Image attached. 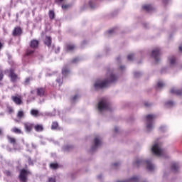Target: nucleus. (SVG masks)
Listing matches in <instances>:
<instances>
[{"label":"nucleus","instance_id":"21","mask_svg":"<svg viewBox=\"0 0 182 182\" xmlns=\"http://www.w3.org/2000/svg\"><path fill=\"white\" fill-rule=\"evenodd\" d=\"M30 113L31 116H33L34 117L40 116L39 111L38 109H31Z\"/></svg>","mask_w":182,"mask_h":182},{"label":"nucleus","instance_id":"38","mask_svg":"<svg viewBox=\"0 0 182 182\" xmlns=\"http://www.w3.org/2000/svg\"><path fill=\"white\" fill-rule=\"evenodd\" d=\"M56 82H57V83H58L59 86H60V85H62L63 80L60 78H58L56 80Z\"/></svg>","mask_w":182,"mask_h":182},{"label":"nucleus","instance_id":"20","mask_svg":"<svg viewBox=\"0 0 182 182\" xmlns=\"http://www.w3.org/2000/svg\"><path fill=\"white\" fill-rule=\"evenodd\" d=\"M36 132H43V124H36L33 127Z\"/></svg>","mask_w":182,"mask_h":182},{"label":"nucleus","instance_id":"7","mask_svg":"<svg viewBox=\"0 0 182 182\" xmlns=\"http://www.w3.org/2000/svg\"><path fill=\"white\" fill-rule=\"evenodd\" d=\"M160 49L159 48H156L154 49L151 52V56L154 58L155 62L158 63V62H160Z\"/></svg>","mask_w":182,"mask_h":182},{"label":"nucleus","instance_id":"59","mask_svg":"<svg viewBox=\"0 0 182 182\" xmlns=\"http://www.w3.org/2000/svg\"><path fill=\"white\" fill-rule=\"evenodd\" d=\"M33 147L34 149H36V146H35L33 144Z\"/></svg>","mask_w":182,"mask_h":182},{"label":"nucleus","instance_id":"53","mask_svg":"<svg viewBox=\"0 0 182 182\" xmlns=\"http://www.w3.org/2000/svg\"><path fill=\"white\" fill-rule=\"evenodd\" d=\"M179 50H180V52H182V46H179Z\"/></svg>","mask_w":182,"mask_h":182},{"label":"nucleus","instance_id":"15","mask_svg":"<svg viewBox=\"0 0 182 182\" xmlns=\"http://www.w3.org/2000/svg\"><path fill=\"white\" fill-rule=\"evenodd\" d=\"M171 93H172V95H182V90H178L177 88H171Z\"/></svg>","mask_w":182,"mask_h":182},{"label":"nucleus","instance_id":"8","mask_svg":"<svg viewBox=\"0 0 182 182\" xmlns=\"http://www.w3.org/2000/svg\"><path fill=\"white\" fill-rule=\"evenodd\" d=\"M94 146L91 148L92 151H95L102 146V139H100V137L96 136L94 139Z\"/></svg>","mask_w":182,"mask_h":182},{"label":"nucleus","instance_id":"50","mask_svg":"<svg viewBox=\"0 0 182 182\" xmlns=\"http://www.w3.org/2000/svg\"><path fill=\"white\" fill-rule=\"evenodd\" d=\"M118 132H119V127H114V132H115V133H117Z\"/></svg>","mask_w":182,"mask_h":182},{"label":"nucleus","instance_id":"60","mask_svg":"<svg viewBox=\"0 0 182 182\" xmlns=\"http://www.w3.org/2000/svg\"><path fill=\"white\" fill-rule=\"evenodd\" d=\"M43 102V101H40V103H42Z\"/></svg>","mask_w":182,"mask_h":182},{"label":"nucleus","instance_id":"5","mask_svg":"<svg viewBox=\"0 0 182 182\" xmlns=\"http://www.w3.org/2000/svg\"><path fill=\"white\" fill-rule=\"evenodd\" d=\"M154 119H156L155 114H149L146 116V130L148 132L153 130V127H154Z\"/></svg>","mask_w":182,"mask_h":182},{"label":"nucleus","instance_id":"46","mask_svg":"<svg viewBox=\"0 0 182 182\" xmlns=\"http://www.w3.org/2000/svg\"><path fill=\"white\" fill-rule=\"evenodd\" d=\"M4 79V74L2 73V71L0 70V80H2Z\"/></svg>","mask_w":182,"mask_h":182},{"label":"nucleus","instance_id":"55","mask_svg":"<svg viewBox=\"0 0 182 182\" xmlns=\"http://www.w3.org/2000/svg\"><path fill=\"white\" fill-rule=\"evenodd\" d=\"M1 48H2V43L0 42V49H1Z\"/></svg>","mask_w":182,"mask_h":182},{"label":"nucleus","instance_id":"57","mask_svg":"<svg viewBox=\"0 0 182 182\" xmlns=\"http://www.w3.org/2000/svg\"><path fill=\"white\" fill-rule=\"evenodd\" d=\"M0 134H2V131L0 129Z\"/></svg>","mask_w":182,"mask_h":182},{"label":"nucleus","instance_id":"31","mask_svg":"<svg viewBox=\"0 0 182 182\" xmlns=\"http://www.w3.org/2000/svg\"><path fill=\"white\" fill-rule=\"evenodd\" d=\"M8 140L9 143H11V144H15V143L16 142V140L15 139V138H12L11 136H8Z\"/></svg>","mask_w":182,"mask_h":182},{"label":"nucleus","instance_id":"14","mask_svg":"<svg viewBox=\"0 0 182 182\" xmlns=\"http://www.w3.org/2000/svg\"><path fill=\"white\" fill-rule=\"evenodd\" d=\"M168 62L171 66H176V65H177V61L176 60V58L174 56L169 57Z\"/></svg>","mask_w":182,"mask_h":182},{"label":"nucleus","instance_id":"6","mask_svg":"<svg viewBox=\"0 0 182 182\" xmlns=\"http://www.w3.org/2000/svg\"><path fill=\"white\" fill-rule=\"evenodd\" d=\"M39 45V41L37 40H32L30 43V46L32 48V49L27 50L26 55L27 56H31L33 52H35V50L36 48H38V46Z\"/></svg>","mask_w":182,"mask_h":182},{"label":"nucleus","instance_id":"47","mask_svg":"<svg viewBox=\"0 0 182 182\" xmlns=\"http://www.w3.org/2000/svg\"><path fill=\"white\" fill-rule=\"evenodd\" d=\"M4 173H5L6 176H11V171H4Z\"/></svg>","mask_w":182,"mask_h":182},{"label":"nucleus","instance_id":"11","mask_svg":"<svg viewBox=\"0 0 182 182\" xmlns=\"http://www.w3.org/2000/svg\"><path fill=\"white\" fill-rule=\"evenodd\" d=\"M22 33V29L19 27H16L12 32L13 36H19Z\"/></svg>","mask_w":182,"mask_h":182},{"label":"nucleus","instance_id":"19","mask_svg":"<svg viewBox=\"0 0 182 182\" xmlns=\"http://www.w3.org/2000/svg\"><path fill=\"white\" fill-rule=\"evenodd\" d=\"M44 43L47 46H50L52 43V38L49 36H46L45 40H44Z\"/></svg>","mask_w":182,"mask_h":182},{"label":"nucleus","instance_id":"13","mask_svg":"<svg viewBox=\"0 0 182 182\" xmlns=\"http://www.w3.org/2000/svg\"><path fill=\"white\" fill-rule=\"evenodd\" d=\"M9 77H11L12 82H15L16 80H18V75H16V74L14 73L13 70H9Z\"/></svg>","mask_w":182,"mask_h":182},{"label":"nucleus","instance_id":"24","mask_svg":"<svg viewBox=\"0 0 182 182\" xmlns=\"http://www.w3.org/2000/svg\"><path fill=\"white\" fill-rule=\"evenodd\" d=\"M11 132L13 133H16V134H22V131L19 128L14 127L11 129Z\"/></svg>","mask_w":182,"mask_h":182},{"label":"nucleus","instance_id":"26","mask_svg":"<svg viewBox=\"0 0 182 182\" xmlns=\"http://www.w3.org/2000/svg\"><path fill=\"white\" fill-rule=\"evenodd\" d=\"M63 76H68L69 75V68L68 67L63 68Z\"/></svg>","mask_w":182,"mask_h":182},{"label":"nucleus","instance_id":"48","mask_svg":"<svg viewBox=\"0 0 182 182\" xmlns=\"http://www.w3.org/2000/svg\"><path fill=\"white\" fill-rule=\"evenodd\" d=\"M63 0H55V4H61Z\"/></svg>","mask_w":182,"mask_h":182},{"label":"nucleus","instance_id":"12","mask_svg":"<svg viewBox=\"0 0 182 182\" xmlns=\"http://www.w3.org/2000/svg\"><path fill=\"white\" fill-rule=\"evenodd\" d=\"M11 99L16 105H22V99H21V97H16V96H12Z\"/></svg>","mask_w":182,"mask_h":182},{"label":"nucleus","instance_id":"41","mask_svg":"<svg viewBox=\"0 0 182 182\" xmlns=\"http://www.w3.org/2000/svg\"><path fill=\"white\" fill-rule=\"evenodd\" d=\"M113 33H114V29H111L108 31V34L113 35Z\"/></svg>","mask_w":182,"mask_h":182},{"label":"nucleus","instance_id":"28","mask_svg":"<svg viewBox=\"0 0 182 182\" xmlns=\"http://www.w3.org/2000/svg\"><path fill=\"white\" fill-rule=\"evenodd\" d=\"M50 19H55V11L50 10L48 13Z\"/></svg>","mask_w":182,"mask_h":182},{"label":"nucleus","instance_id":"43","mask_svg":"<svg viewBox=\"0 0 182 182\" xmlns=\"http://www.w3.org/2000/svg\"><path fill=\"white\" fill-rule=\"evenodd\" d=\"M69 6H70L69 4L63 5L62 8H63V9H68V8H69Z\"/></svg>","mask_w":182,"mask_h":182},{"label":"nucleus","instance_id":"34","mask_svg":"<svg viewBox=\"0 0 182 182\" xmlns=\"http://www.w3.org/2000/svg\"><path fill=\"white\" fill-rule=\"evenodd\" d=\"M50 167L53 168V170H56V168H58V164H50Z\"/></svg>","mask_w":182,"mask_h":182},{"label":"nucleus","instance_id":"9","mask_svg":"<svg viewBox=\"0 0 182 182\" xmlns=\"http://www.w3.org/2000/svg\"><path fill=\"white\" fill-rule=\"evenodd\" d=\"M26 176H28V171L22 169L20 171L19 178L21 182H26Z\"/></svg>","mask_w":182,"mask_h":182},{"label":"nucleus","instance_id":"3","mask_svg":"<svg viewBox=\"0 0 182 182\" xmlns=\"http://www.w3.org/2000/svg\"><path fill=\"white\" fill-rule=\"evenodd\" d=\"M98 110L100 113H103V112H107V110H110V104L109 103V100L106 97H103L98 102Z\"/></svg>","mask_w":182,"mask_h":182},{"label":"nucleus","instance_id":"30","mask_svg":"<svg viewBox=\"0 0 182 182\" xmlns=\"http://www.w3.org/2000/svg\"><path fill=\"white\" fill-rule=\"evenodd\" d=\"M58 126H59V124H58V122H53L51 125V129L56 130V129H58Z\"/></svg>","mask_w":182,"mask_h":182},{"label":"nucleus","instance_id":"45","mask_svg":"<svg viewBox=\"0 0 182 182\" xmlns=\"http://www.w3.org/2000/svg\"><path fill=\"white\" fill-rule=\"evenodd\" d=\"M8 110H9V113H14V108H12V107H9V108H8Z\"/></svg>","mask_w":182,"mask_h":182},{"label":"nucleus","instance_id":"22","mask_svg":"<svg viewBox=\"0 0 182 182\" xmlns=\"http://www.w3.org/2000/svg\"><path fill=\"white\" fill-rule=\"evenodd\" d=\"M143 9H144V11H146V12H150V11L153 9V7L150 4H146L143 6Z\"/></svg>","mask_w":182,"mask_h":182},{"label":"nucleus","instance_id":"40","mask_svg":"<svg viewBox=\"0 0 182 182\" xmlns=\"http://www.w3.org/2000/svg\"><path fill=\"white\" fill-rule=\"evenodd\" d=\"M79 99V95H76L73 97V102H76Z\"/></svg>","mask_w":182,"mask_h":182},{"label":"nucleus","instance_id":"37","mask_svg":"<svg viewBox=\"0 0 182 182\" xmlns=\"http://www.w3.org/2000/svg\"><path fill=\"white\" fill-rule=\"evenodd\" d=\"M134 75L135 77H140V76H141V73H140V72H135Z\"/></svg>","mask_w":182,"mask_h":182},{"label":"nucleus","instance_id":"33","mask_svg":"<svg viewBox=\"0 0 182 182\" xmlns=\"http://www.w3.org/2000/svg\"><path fill=\"white\" fill-rule=\"evenodd\" d=\"M70 149H72V146H69V145H65L63 147V150L64 151H68V150H70Z\"/></svg>","mask_w":182,"mask_h":182},{"label":"nucleus","instance_id":"39","mask_svg":"<svg viewBox=\"0 0 182 182\" xmlns=\"http://www.w3.org/2000/svg\"><path fill=\"white\" fill-rule=\"evenodd\" d=\"M46 116H49L50 117H52L53 116H55V114L52 112H46Z\"/></svg>","mask_w":182,"mask_h":182},{"label":"nucleus","instance_id":"25","mask_svg":"<svg viewBox=\"0 0 182 182\" xmlns=\"http://www.w3.org/2000/svg\"><path fill=\"white\" fill-rule=\"evenodd\" d=\"M89 6H90V8H91V9H95V8H96V3L95 0H90L89 1Z\"/></svg>","mask_w":182,"mask_h":182},{"label":"nucleus","instance_id":"51","mask_svg":"<svg viewBox=\"0 0 182 182\" xmlns=\"http://www.w3.org/2000/svg\"><path fill=\"white\" fill-rule=\"evenodd\" d=\"M125 68H126V67H124V66H123V65H121V66H120L121 70H124Z\"/></svg>","mask_w":182,"mask_h":182},{"label":"nucleus","instance_id":"61","mask_svg":"<svg viewBox=\"0 0 182 182\" xmlns=\"http://www.w3.org/2000/svg\"><path fill=\"white\" fill-rule=\"evenodd\" d=\"M58 52H59V48L58 49Z\"/></svg>","mask_w":182,"mask_h":182},{"label":"nucleus","instance_id":"42","mask_svg":"<svg viewBox=\"0 0 182 182\" xmlns=\"http://www.w3.org/2000/svg\"><path fill=\"white\" fill-rule=\"evenodd\" d=\"M73 63H77V62H79V58H75L73 60Z\"/></svg>","mask_w":182,"mask_h":182},{"label":"nucleus","instance_id":"1","mask_svg":"<svg viewBox=\"0 0 182 182\" xmlns=\"http://www.w3.org/2000/svg\"><path fill=\"white\" fill-rule=\"evenodd\" d=\"M117 75H114L113 70H109L107 73V78L104 80H97L94 84V87L95 90L97 89H103V87H107L109 83H113L117 80Z\"/></svg>","mask_w":182,"mask_h":182},{"label":"nucleus","instance_id":"32","mask_svg":"<svg viewBox=\"0 0 182 182\" xmlns=\"http://www.w3.org/2000/svg\"><path fill=\"white\" fill-rule=\"evenodd\" d=\"M164 87V83L163 82V81H159L157 83V88L158 89H161V87Z\"/></svg>","mask_w":182,"mask_h":182},{"label":"nucleus","instance_id":"23","mask_svg":"<svg viewBox=\"0 0 182 182\" xmlns=\"http://www.w3.org/2000/svg\"><path fill=\"white\" fill-rule=\"evenodd\" d=\"M18 119H23L25 117V112L23 110H19L17 113Z\"/></svg>","mask_w":182,"mask_h":182},{"label":"nucleus","instance_id":"10","mask_svg":"<svg viewBox=\"0 0 182 182\" xmlns=\"http://www.w3.org/2000/svg\"><path fill=\"white\" fill-rule=\"evenodd\" d=\"M23 126L26 132H27L28 133H30V132L33 128V124L31 122H25L23 123Z\"/></svg>","mask_w":182,"mask_h":182},{"label":"nucleus","instance_id":"56","mask_svg":"<svg viewBox=\"0 0 182 182\" xmlns=\"http://www.w3.org/2000/svg\"><path fill=\"white\" fill-rule=\"evenodd\" d=\"M145 106L149 107V105H148L147 103H145Z\"/></svg>","mask_w":182,"mask_h":182},{"label":"nucleus","instance_id":"62","mask_svg":"<svg viewBox=\"0 0 182 182\" xmlns=\"http://www.w3.org/2000/svg\"><path fill=\"white\" fill-rule=\"evenodd\" d=\"M31 93H33V91H31Z\"/></svg>","mask_w":182,"mask_h":182},{"label":"nucleus","instance_id":"16","mask_svg":"<svg viewBox=\"0 0 182 182\" xmlns=\"http://www.w3.org/2000/svg\"><path fill=\"white\" fill-rule=\"evenodd\" d=\"M179 167L180 166H178V164L174 162L172 164L171 168L172 171H173L174 173H176V171H178Z\"/></svg>","mask_w":182,"mask_h":182},{"label":"nucleus","instance_id":"18","mask_svg":"<svg viewBox=\"0 0 182 182\" xmlns=\"http://www.w3.org/2000/svg\"><path fill=\"white\" fill-rule=\"evenodd\" d=\"M37 95L41 97L45 96V89L43 88H38L37 89Z\"/></svg>","mask_w":182,"mask_h":182},{"label":"nucleus","instance_id":"58","mask_svg":"<svg viewBox=\"0 0 182 182\" xmlns=\"http://www.w3.org/2000/svg\"><path fill=\"white\" fill-rule=\"evenodd\" d=\"M29 102H31L29 100H27V103H29Z\"/></svg>","mask_w":182,"mask_h":182},{"label":"nucleus","instance_id":"52","mask_svg":"<svg viewBox=\"0 0 182 182\" xmlns=\"http://www.w3.org/2000/svg\"><path fill=\"white\" fill-rule=\"evenodd\" d=\"M119 164H120L114 163V164H113V166H114V167H117V166H119Z\"/></svg>","mask_w":182,"mask_h":182},{"label":"nucleus","instance_id":"27","mask_svg":"<svg viewBox=\"0 0 182 182\" xmlns=\"http://www.w3.org/2000/svg\"><path fill=\"white\" fill-rule=\"evenodd\" d=\"M75 48L76 47L75 46V45H71V44L68 45L66 46L67 50H70V51L75 50Z\"/></svg>","mask_w":182,"mask_h":182},{"label":"nucleus","instance_id":"49","mask_svg":"<svg viewBox=\"0 0 182 182\" xmlns=\"http://www.w3.org/2000/svg\"><path fill=\"white\" fill-rule=\"evenodd\" d=\"M30 80H31V78H29V77L26 78V81H25V83H26V84L29 83Z\"/></svg>","mask_w":182,"mask_h":182},{"label":"nucleus","instance_id":"4","mask_svg":"<svg viewBox=\"0 0 182 182\" xmlns=\"http://www.w3.org/2000/svg\"><path fill=\"white\" fill-rule=\"evenodd\" d=\"M136 164L138 167L139 166H143V164H146V168L149 170V171H153L156 170V166L151 164V161L149 160L144 161L141 159H138L136 161Z\"/></svg>","mask_w":182,"mask_h":182},{"label":"nucleus","instance_id":"44","mask_svg":"<svg viewBox=\"0 0 182 182\" xmlns=\"http://www.w3.org/2000/svg\"><path fill=\"white\" fill-rule=\"evenodd\" d=\"M48 182H56V180L53 178H48Z\"/></svg>","mask_w":182,"mask_h":182},{"label":"nucleus","instance_id":"29","mask_svg":"<svg viewBox=\"0 0 182 182\" xmlns=\"http://www.w3.org/2000/svg\"><path fill=\"white\" fill-rule=\"evenodd\" d=\"M173 105H174V102L173 101H167L165 103V106L166 107H173Z\"/></svg>","mask_w":182,"mask_h":182},{"label":"nucleus","instance_id":"17","mask_svg":"<svg viewBox=\"0 0 182 182\" xmlns=\"http://www.w3.org/2000/svg\"><path fill=\"white\" fill-rule=\"evenodd\" d=\"M117 182H139V178L136 176H134L129 180H124V181H121Z\"/></svg>","mask_w":182,"mask_h":182},{"label":"nucleus","instance_id":"36","mask_svg":"<svg viewBox=\"0 0 182 182\" xmlns=\"http://www.w3.org/2000/svg\"><path fill=\"white\" fill-rule=\"evenodd\" d=\"M160 130L161 132H166V130H167V127H166V125H163L160 127Z\"/></svg>","mask_w":182,"mask_h":182},{"label":"nucleus","instance_id":"2","mask_svg":"<svg viewBox=\"0 0 182 182\" xmlns=\"http://www.w3.org/2000/svg\"><path fill=\"white\" fill-rule=\"evenodd\" d=\"M162 142L160 139L155 141L154 145L151 147V151L155 156L158 157H166V150L161 148Z\"/></svg>","mask_w":182,"mask_h":182},{"label":"nucleus","instance_id":"35","mask_svg":"<svg viewBox=\"0 0 182 182\" xmlns=\"http://www.w3.org/2000/svg\"><path fill=\"white\" fill-rule=\"evenodd\" d=\"M133 58H134V55H133V54H129V55H128V56H127V60H133Z\"/></svg>","mask_w":182,"mask_h":182},{"label":"nucleus","instance_id":"54","mask_svg":"<svg viewBox=\"0 0 182 182\" xmlns=\"http://www.w3.org/2000/svg\"><path fill=\"white\" fill-rule=\"evenodd\" d=\"M28 163L29 164H32V162H31V158H28Z\"/></svg>","mask_w":182,"mask_h":182}]
</instances>
